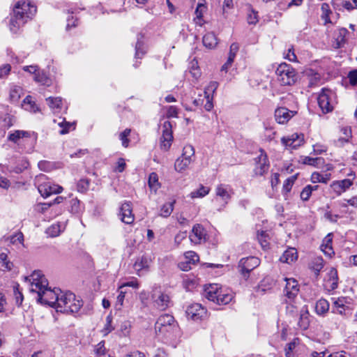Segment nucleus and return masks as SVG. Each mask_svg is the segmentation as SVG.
Segmentation results:
<instances>
[{"label":"nucleus","mask_w":357,"mask_h":357,"mask_svg":"<svg viewBox=\"0 0 357 357\" xmlns=\"http://www.w3.org/2000/svg\"><path fill=\"white\" fill-rule=\"evenodd\" d=\"M31 277L32 282L30 291L37 293L38 301L40 303L47 304L56 310L57 303H59L61 292V290L59 289H51L48 288V281L44 275L40 274V271H34Z\"/></svg>","instance_id":"obj_1"},{"label":"nucleus","mask_w":357,"mask_h":357,"mask_svg":"<svg viewBox=\"0 0 357 357\" xmlns=\"http://www.w3.org/2000/svg\"><path fill=\"white\" fill-rule=\"evenodd\" d=\"M82 305V301L77 298L73 293L61 292L59 303L56 305V311L63 313L77 312Z\"/></svg>","instance_id":"obj_2"},{"label":"nucleus","mask_w":357,"mask_h":357,"mask_svg":"<svg viewBox=\"0 0 357 357\" xmlns=\"http://www.w3.org/2000/svg\"><path fill=\"white\" fill-rule=\"evenodd\" d=\"M275 74L282 86H292L298 79L296 70L286 63H282L278 66Z\"/></svg>","instance_id":"obj_3"},{"label":"nucleus","mask_w":357,"mask_h":357,"mask_svg":"<svg viewBox=\"0 0 357 357\" xmlns=\"http://www.w3.org/2000/svg\"><path fill=\"white\" fill-rule=\"evenodd\" d=\"M335 93L328 89H323L319 95L317 100L323 113L331 112L333 109Z\"/></svg>","instance_id":"obj_4"},{"label":"nucleus","mask_w":357,"mask_h":357,"mask_svg":"<svg viewBox=\"0 0 357 357\" xmlns=\"http://www.w3.org/2000/svg\"><path fill=\"white\" fill-rule=\"evenodd\" d=\"M175 326L174 317L169 314H165L158 317L155 324V330L156 333L165 334L171 332Z\"/></svg>","instance_id":"obj_5"},{"label":"nucleus","mask_w":357,"mask_h":357,"mask_svg":"<svg viewBox=\"0 0 357 357\" xmlns=\"http://www.w3.org/2000/svg\"><path fill=\"white\" fill-rule=\"evenodd\" d=\"M259 151L260 154L254 159L255 167L253 172L255 176H264L268 172L270 167L266 153L262 149H260Z\"/></svg>","instance_id":"obj_6"},{"label":"nucleus","mask_w":357,"mask_h":357,"mask_svg":"<svg viewBox=\"0 0 357 357\" xmlns=\"http://www.w3.org/2000/svg\"><path fill=\"white\" fill-rule=\"evenodd\" d=\"M260 264V260L256 257H249L240 260L238 268L241 275L247 279L250 273Z\"/></svg>","instance_id":"obj_7"},{"label":"nucleus","mask_w":357,"mask_h":357,"mask_svg":"<svg viewBox=\"0 0 357 357\" xmlns=\"http://www.w3.org/2000/svg\"><path fill=\"white\" fill-rule=\"evenodd\" d=\"M19 11L20 16L25 21L31 19L36 13V6L31 3V1H18L15 5L13 13Z\"/></svg>","instance_id":"obj_8"},{"label":"nucleus","mask_w":357,"mask_h":357,"mask_svg":"<svg viewBox=\"0 0 357 357\" xmlns=\"http://www.w3.org/2000/svg\"><path fill=\"white\" fill-rule=\"evenodd\" d=\"M172 126L170 121H165L162 124V135L161 138L160 146L164 151H167L173 139Z\"/></svg>","instance_id":"obj_9"},{"label":"nucleus","mask_w":357,"mask_h":357,"mask_svg":"<svg viewBox=\"0 0 357 357\" xmlns=\"http://www.w3.org/2000/svg\"><path fill=\"white\" fill-rule=\"evenodd\" d=\"M206 236L207 234L204 227L201 224H196L192 229L190 239L195 244H200L202 241H206Z\"/></svg>","instance_id":"obj_10"},{"label":"nucleus","mask_w":357,"mask_h":357,"mask_svg":"<svg viewBox=\"0 0 357 357\" xmlns=\"http://www.w3.org/2000/svg\"><path fill=\"white\" fill-rule=\"evenodd\" d=\"M38 190L43 197H47L52 194L60 193L63 188L60 185L52 184L50 182H47L39 184Z\"/></svg>","instance_id":"obj_11"},{"label":"nucleus","mask_w":357,"mask_h":357,"mask_svg":"<svg viewBox=\"0 0 357 357\" xmlns=\"http://www.w3.org/2000/svg\"><path fill=\"white\" fill-rule=\"evenodd\" d=\"M296 114V112L281 107L275 109V119L278 123L284 124L288 122Z\"/></svg>","instance_id":"obj_12"},{"label":"nucleus","mask_w":357,"mask_h":357,"mask_svg":"<svg viewBox=\"0 0 357 357\" xmlns=\"http://www.w3.org/2000/svg\"><path fill=\"white\" fill-rule=\"evenodd\" d=\"M186 314L188 318L197 321L202 319L206 314V310L200 304L194 303L188 307Z\"/></svg>","instance_id":"obj_13"},{"label":"nucleus","mask_w":357,"mask_h":357,"mask_svg":"<svg viewBox=\"0 0 357 357\" xmlns=\"http://www.w3.org/2000/svg\"><path fill=\"white\" fill-rule=\"evenodd\" d=\"M303 135H298V133H294L291 136L287 137H284L281 139L284 146L293 149L300 146L303 144Z\"/></svg>","instance_id":"obj_14"},{"label":"nucleus","mask_w":357,"mask_h":357,"mask_svg":"<svg viewBox=\"0 0 357 357\" xmlns=\"http://www.w3.org/2000/svg\"><path fill=\"white\" fill-rule=\"evenodd\" d=\"M119 215L121 216V221L124 223L131 224L133 222L135 218L130 202H126L121 205Z\"/></svg>","instance_id":"obj_15"},{"label":"nucleus","mask_w":357,"mask_h":357,"mask_svg":"<svg viewBox=\"0 0 357 357\" xmlns=\"http://www.w3.org/2000/svg\"><path fill=\"white\" fill-rule=\"evenodd\" d=\"M287 283L284 288V294L286 296L290 299H294L298 294L299 289L298 286V282L293 279H286Z\"/></svg>","instance_id":"obj_16"},{"label":"nucleus","mask_w":357,"mask_h":357,"mask_svg":"<svg viewBox=\"0 0 357 357\" xmlns=\"http://www.w3.org/2000/svg\"><path fill=\"white\" fill-rule=\"evenodd\" d=\"M27 22L20 16L19 11L13 13L9 22L10 31L13 33H17L20 28Z\"/></svg>","instance_id":"obj_17"},{"label":"nucleus","mask_w":357,"mask_h":357,"mask_svg":"<svg viewBox=\"0 0 357 357\" xmlns=\"http://www.w3.org/2000/svg\"><path fill=\"white\" fill-rule=\"evenodd\" d=\"M352 184L353 182L351 180L346 178L340 181H333L331 184V187L337 195H340L348 190Z\"/></svg>","instance_id":"obj_18"},{"label":"nucleus","mask_w":357,"mask_h":357,"mask_svg":"<svg viewBox=\"0 0 357 357\" xmlns=\"http://www.w3.org/2000/svg\"><path fill=\"white\" fill-rule=\"evenodd\" d=\"M151 258L147 255H142L138 258L134 264V268L137 272V275L141 276L140 272L144 269L148 271L151 263Z\"/></svg>","instance_id":"obj_19"},{"label":"nucleus","mask_w":357,"mask_h":357,"mask_svg":"<svg viewBox=\"0 0 357 357\" xmlns=\"http://www.w3.org/2000/svg\"><path fill=\"white\" fill-rule=\"evenodd\" d=\"M298 254L297 251L294 248L287 249L283 255L280 257V260L282 262L290 264L295 261L297 259Z\"/></svg>","instance_id":"obj_20"},{"label":"nucleus","mask_w":357,"mask_h":357,"mask_svg":"<svg viewBox=\"0 0 357 357\" xmlns=\"http://www.w3.org/2000/svg\"><path fill=\"white\" fill-rule=\"evenodd\" d=\"M154 302L160 310H165L169 306L170 298L167 294L160 292Z\"/></svg>","instance_id":"obj_21"},{"label":"nucleus","mask_w":357,"mask_h":357,"mask_svg":"<svg viewBox=\"0 0 357 357\" xmlns=\"http://www.w3.org/2000/svg\"><path fill=\"white\" fill-rule=\"evenodd\" d=\"M218 291V284H209L204 289V296L211 301L215 303L217 299V294Z\"/></svg>","instance_id":"obj_22"},{"label":"nucleus","mask_w":357,"mask_h":357,"mask_svg":"<svg viewBox=\"0 0 357 357\" xmlns=\"http://www.w3.org/2000/svg\"><path fill=\"white\" fill-rule=\"evenodd\" d=\"M202 42L206 48L213 49L218 45V38L213 33L209 32L204 36Z\"/></svg>","instance_id":"obj_23"},{"label":"nucleus","mask_w":357,"mask_h":357,"mask_svg":"<svg viewBox=\"0 0 357 357\" xmlns=\"http://www.w3.org/2000/svg\"><path fill=\"white\" fill-rule=\"evenodd\" d=\"M302 330H306L310 325L309 313L306 307H303L300 312V317L298 322Z\"/></svg>","instance_id":"obj_24"},{"label":"nucleus","mask_w":357,"mask_h":357,"mask_svg":"<svg viewBox=\"0 0 357 357\" xmlns=\"http://www.w3.org/2000/svg\"><path fill=\"white\" fill-rule=\"evenodd\" d=\"M347 33L348 31L345 28H341L338 29L335 38V42L333 43V47L335 48H340L342 46V45L344 44L346 41L345 36Z\"/></svg>","instance_id":"obj_25"},{"label":"nucleus","mask_w":357,"mask_h":357,"mask_svg":"<svg viewBox=\"0 0 357 357\" xmlns=\"http://www.w3.org/2000/svg\"><path fill=\"white\" fill-rule=\"evenodd\" d=\"M192 161V159H188L183 156L177 158L174 163L175 170L178 172H182L187 169Z\"/></svg>","instance_id":"obj_26"},{"label":"nucleus","mask_w":357,"mask_h":357,"mask_svg":"<svg viewBox=\"0 0 357 357\" xmlns=\"http://www.w3.org/2000/svg\"><path fill=\"white\" fill-rule=\"evenodd\" d=\"M217 296V299L215 300V303L218 305H226L229 303L233 298V296L231 294L224 293L222 289L219 287Z\"/></svg>","instance_id":"obj_27"},{"label":"nucleus","mask_w":357,"mask_h":357,"mask_svg":"<svg viewBox=\"0 0 357 357\" xmlns=\"http://www.w3.org/2000/svg\"><path fill=\"white\" fill-rule=\"evenodd\" d=\"M331 179V174L325 173L321 174L319 172H314L311 175V181L312 183H327Z\"/></svg>","instance_id":"obj_28"},{"label":"nucleus","mask_w":357,"mask_h":357,"mask_svg":"<svg viewBox=\"0 0 357 357\" xmlns=\"http://www.w3.org/2000/svg\"><path fill=\"white\" fill-rule=\"evenodd\" d=\"M215 193L217 196L221 197L225 204H227L228 201L231 198V195L227 189L222 184H220L217 186Z\"/></svg>","instance_id":"obj_29"},{"label":"nucleus","mask_w":357,"mask_h":357,"mask_svg":"<svg viewBox=\"0 0 357 357\" xmlns=\"http://www.w3.org/2000/svg\"><path fill=\"white\" fill-rule=\"evenodd\" d=\"M46 101L49 107L55 111H59L62 106V98L60 97H49L46 98Z\"/></svg>","instance_id":"obj_30"},{"label":"nucleus","mask_w":357,"mask_h":357,"mask_svg":"<svg viewBox=\"0 0 357 357\" xmlns=\"http://www.w3.org/2000/svg\"><path fill=\"white\" fill-rule=\"evenodd\" d=\"M329 303L325 299L319 300L315 305V311L318 314H323L328 311Z\"/></svg>","instance_id":"obj_31"},{"label":"nucleus","mask_w":357,"mask_h":357,"mask_svg":"<svg viewBox=\"0 0 357 357\" xmlns=\"http://www.w3.org/2000/svg\"><path fill=\"white\" fill-rule=\"evenodd\" d=\"M310 268L315 272L316 275H318L319 271L324 267V260L321 257H314L310 264Z\"/></svg>","instance_id":"obj_32"},{"label":"nucleus","mask_w":357,"mask_h":357,"mask_svg":"<svg viewBox=\"0 0 357 357\" xmlns=\"http://www.w3.org/2000/svg\"><path fill=\"white\" fill-rule=\"evenodd\" d=\"M210 192V188L208 187H205L204 185H201L200 188L196 190L192 191L190 194V197L192 199L195 198H202L208 195Z\"/></svg>","instance_id":"obj_33"},{"label":"nucleus","mask_w":357,"mask_h":357,"mask_svg":"<svg viewBox=\"0 0 357 357\" xmlns=\"http://www.w3.org/2000/svg\"><path fill=\"white\" fill-rule=\"evenodd\" d=\"M176 203V200H173L171 202L165 203L162 205L160 209V215L164 218L169 217L174 210V206Z\"/></svg>","instance_id":"obj_34"},{"label":"nucleus","mask_w":357,"mask_h":357,"mask_svg":"<svg viewBox=\"0 0 357 357\" xmlns=\"http://www.w3.org/2000/svg\"><path fill=\"white\" fill-rule=\"evenodd\" d=\"M0 263L3 271H11L13 267V262L8 260V255L5 252H0Z\"/></svg>","instance_id":"obj_35"},{"label":"nucleus","mask_w":357,"mask_h":357,"mask_svg":"<svg viewBox=\"0 0 357 357\" xmlns=\"http://www.w3.org/2000/svg\"><path fill=\"white\" fill-rule=\"evenodd\" d=\"M148 183L151 190H154L155 192L157 191L160 188V183L158 182V176L156 173L152 172L150 174Z\"/></svg>","instance_id":"obj_36"},{"label":"nucleus","mask_w":357,"mask_h":357,"mask_svg":"<svg viewBox=\"0 0 357 357\" xmlns=\"http://www.w3.org/2000/svg\"><path fill=\"white\" fill-rule=\"evenodd\" d=\"M324 162V160L322 158H310L305 157L303 160V163L305 165L319 167Z\"/></svg>","instance_id":"obj_37"},{"label":"nucleus","mask_w":357,"mask_h":357,"mask_svg":"<svg viewBox=\"0 0 357 357\" xmlns=\"http://www.w3.org/2000/svg\"><path fill=\"white\" fill-rule=\"evenodd\" d=\"M207 7L205 5L204 0H199L197 3V8L195 10V15L199 20H201L203 17L204 13L206 11Z\"/></svg>","instance_id":"obj_38"},{"label":"nucleus","mask_w":357,"mask_h":357,"mask_svg":"<svg viewBox=\"0 0 357 357\" xmlns=\"http://www.w3.org/2000/svg\"><path fill=\"white\" fill-rule=\"evenodd\" d=\"M58 125L62 128V129L59 131L61 135H65L69 132V130L71 127H73L75 129V126L73 123L70 122H67L65 119H63L61 121L58 122Z\"/></svg>","instance_id":"obj_39"},{"label":"nucleus","mask_w":357,"mask_h":357,"mask_svg":"<svg viewBox=\"0 0 357 357\" xmlns=\"http://www.w3.org/2000/svg\"><path fill=\"white\" fill-rule=\"evenodd\" d=\"M61 225L60 224H54L47 228L46 232L51 237H56L61 233Z\"/></svg>","instance_id":"obj_40"},{"label":"nucleus","mask_w":357,"mask_h":357,"mask_svg":"<svg viewBox=\"0 0 357 357\" xmlns=\"http://www.w3.org/2000/svg\"><path fill=\"white\" fill-rule=\"evenodd\" d=\"M27 132L22 130H15L13 133H11L8 135V140L13 142L15 143L17 142V141L26 136Z\"/></svg>","instance_id":"obj_41"},{"label":"nucleus","mask_w":357,"mask_h":357,"mask_svg":"<svg viewBox=\"0 0 357 357\" xmlns=\"http://www.w3.org/2000/svg\"><path fill=\"white\" fill-rule=\"evenodd\" d=\"M21 88L14 86L10 91V100L13 102H17L20 98Z\"/></svg>","instance_id":"obj_42"},{"label":"nucleus","mask_w":357,"mask_h":357,"mask_svg":"<svg viewBox=\"0 0 357 357\" xmlns=\"http://www.w3.org/2000/svg\"><path fill=\"white\" fill-rule=\"evenodd\" d=\"M238 50H239V45L238 43H234L231 45L230 49H229V56H228V59H229V62L234 61Z\"/></svg>","instance_id":"obj_43"},{"label":"nucleus","mask_w":357,"mask_h":357,"mask_svg":"<svg viewBox=\"0 0 357 357\" xmlns=\"http://www.w3.org/2000/svg\"><path fill=\"white\" fill-rule=\"evenodd\" d=\"M95 354L97 357H102L106 354V349L105 347V342L101 341L99 342L95 348Z\"/></svg>","instance_id":"obj_44"},{"label":"nucleus","mask_w":357,"mask_h":357,"mask_svg":"<svg viewBox=\"0 0 357 357\" xmlns=\"http://www.w3.org/2000/svg\"><path fill=\"white\" fill-rule=\"evenodd\" d=\"M34 80L36 82L40 83L42 84H47L48 82V77L44 73H40L37 70L36 73H34Z\"/></svg>","instance_id":"obj_45"},{"label":"nucleus","mask_w":357,"mask_h":357,"mask_svg":"<svg viewBox=\"0 0 357 357\" xmlns=\"http://www.w3.org/2000/svg\"><path fill=\"white\" fill-rule=\"evenodd\" d=\"M23 104L24 105H29V108L28 109L36 112L38 109L31 96H27L23 100Z\"/></svg>","instance_id":"obj_46"},{"label":"nucleus","mask_w":357,"mask_h":357,"mask_svg":"<svg viewBox=\"0 0 357 357\" xmlns=\"http://www.w3.org/2000/svg\"><path fill=\"white\" fill-rule=\"evenodd\" d=\"M296 178V176H292L286 179L283 184V191L285 193H288L289 192H290Z\"/></svg>","instance_id":"obj_47"},{"label":"nucleus","mask_w":357,"mask_h":357,"mask_svg":"<svg viewBox=\"0 0 357 357\" xmlns=\"http://www.w3.org/2000/svg\"><path fill=\"white\" fill-rule=\"evenodd\" d=\"M77 187L79 192H85L89 189V181L85 178L80 179L77 183Z\"/></svg>","instance_id":"obj_48"},{"label":"nucleus","mask_w":357,"mask_h":357,"mask_svg":"<svg viewBox=\"0 0 357 357\" xmlns=\"http://www.w3.org/2000/svg\"><path fill=\"white\" fill-rule=\"evenodd\" d=\"M218 86L217 82H211L205 88L204 91L205 96H212V94L216 91Z\"/></svg>","instance_id":"obj_49"},{"label":"nucleus","mask_w":357,"mask_h":357,"mask_svg":"<svg viewBox=\"0 0 357 357\" xmlns=\"http://www.w3.org/2000/svg\"><path fill=\"white\" fill-rule=\"evenodd\" d=\"M195 155L194 148L190 145H187L184 146L183 149V154L181 156L186 158L188 159H192V158Z\"/></svg>","instance_id":"obj_50"},{"label":"nucleus","mask_w":357,"mask_h":357,"mask_svg":"<svg viewBox=\"0 0 357 357\" xmlns=\"http://www.w3.org/2000/svg\"><path fill=\"white\" fill-rule=\"evenodd\" d=\"M186 259L188 260L189 263L195 264L199 259V256L194 251H188L185 253Z\"/></svg>","instance_id":"obj_51"},{"label":"nucleus","mask_w":357,"mask_h":357,"mask_svg":"<svg viewBox=\"0 0 357 357\" xmlns=\"http://www.w3.org/2000/svg\"><path fill=\"white\" fill-rule=\"evenodd\" d=\"M130 129H126L123 132L120 134V139L122 141V145L124 147H128L129 144V139L128 137L130 133Z\"/></svg>","instance_id":"obj_52"},{"label":"nucleus","mask_w":357,"mask_h":357,"mask_svg":"<svg viewBox=\"0 0 357 357\" xmlns=\"http://www.w3.org/2000/svg\"><path fill=\"white\" fill-rule=\"evenodd\" d=\"M324 241H326V244L325 245H324V244L321 245V248L324 247V248H322V250L326 254L330 255V252L328 251H331L332 250V246H331L332 238H331V234H328L325 238Z\"/></svg>","instance_id":"obj_53"},{"label":"nucleus","mask_w":357,"mask_h":357,"mask_svg":"<svg viewBox=\"0 0 357 357\" xmlns=\"http://www.w3.org/2000/svg\"><path fill=\"white\" fill-rule=\"evenodd\" d=\"M312 194V188L310 185L305 186L301 192V198L303 201H307Z\"/></svg>","instance_id":"obj_54"},{"label":"nucleus","mask_w":357,"mask_h":357,"mask_svg":"<svg viewBox=\"0 0 357 357\" xmlns=\"http://www.w3.org/2000/svg\"><path fill=\"white\" fill-rule=\"evenodd\" d=\"M130 327L131 325L130 321H124L123 322H122V324H121L120 330L123 336H127L129 335Z\"/></svg>","instance_id":"obj_55"},{"label":"nucleus","mask_w":357,"mask_h":357,"mask_svg":"<svg viewBox=\"0 0 357 357\" xmlns=\"http://www.w3.org/2000/svg\"><path fill=\"white\" fill-rule=\"evenodd\" d=\"M267 235L265 231H261L260 234H258L257 238L259 243L261 244L263 248H266L268 246V243L266 240Z\"/></svg>","instance_id":"obj_56"},{"label":"nucleus","mask_w":357,"mask_h":357,"mask_svg":"<svg viewBox=\"0 0 357 357\" xmlns=\"http://www.w3.org/2000/svg\"><path fill=\"white\" fill-rule=\"evenodd\" d=\"M10 242L13 244L16 243H23L24 242V235L22 232H18L17 234L13 235L10 236Z\"/></svg>","instance_id":"obj_57"},{"label":"nucleus","mask_w":357,"mask_h":357,"mask_svg":"<svg viewBox=\"0 0 357 357\" xmlns=\"http://www.w3.org/2000/svg\"><path fill=\"white\" fill-rule=\"evenodd\" d=\"M13 292L15 296L16 301L17 303L21 304L23 301V295L19 291V284H16L13 287Z\"/></svg>","instance_id":"obj_58"},{"label":"nucleus","mask_w":357,"mask_h":357,"mask_svg":"<svg viewBox=\"0 0 357 357\" xmlns=\"http://www.w3.org/2000/svg\"><path fill=\"white\" fill-rule=\"evenodd\" d=\"M343 6L347 10L357 8V0H345Z\"/></svg>","instance_id":"obj_59"},{"label":"nucleus","mask_w":357,"mask_h":357,"mask_svg":"<svg viewBox=\"0 0 357 357\" xmlns=\"http://www.w3.org/2000/svg\"><path fill=\"white\" fill-rule=\"evenodd\" d=\"M136 53L135 56L137 58H141L144 54L145 52L143 50V44L140 41H137L135 46Z\"/></svg>","instance_id":"obj_60"},{"label":"nucleus","mask_w":357,"mask_h":357,"mask_svg":"<svg viewBox=\"0 0 357 357\" xmlns=\"http://www.w3.org/2000/svg\"><path fill=\"white\" fill-rule=\"evenodd\" d=\"M11 67L9 64H5L0 67V78H3L8 75L10 71Z\"/></svg>","instance_id":"obj_61"},{"label":"nucleus","mask_w":357,"mask_h":357,"mask_svg":"<svg viewBox=\"0 0 357 357\" xmlns=\"http://www.w3.org/2000/svg\"><path fill=\"white\" fill-rule=\"evenodd\" d=\"M204 98L206 99V103L204 105V108L206 111H211L213 107V104L212 102L213 96H205Z\"/></svg>","instance_id":"obj_62"},{"label":"nucleus","mask_w":357,"mask_h":357,"mask_svg":"<svg viewBox=\"0 0 357 357\" xmlns=\"http://www.w3.org/2000/svg\"><path fill=\"white\" fill-rule=\"evenodd\" d=\"M248 22L250 24H255L258 22L257 13L252 11L248 16Z\"/></svg>","instance_id":"obj_63"},{"label":"nucleus","mask_w":357,"mask_h":357,"mask_svg":"<svg viewBox=\"0 0 357 357\" xmlns=\"http://www.w3.org/2000/svg\"><path fill=\"white\" fill-rule=\"evenodd\" d=\"M348 78L351 85H356L357 84V70H354L350 71L348 74Z\"/></svg>","instance_id":"obj_64"}]
</instances>
